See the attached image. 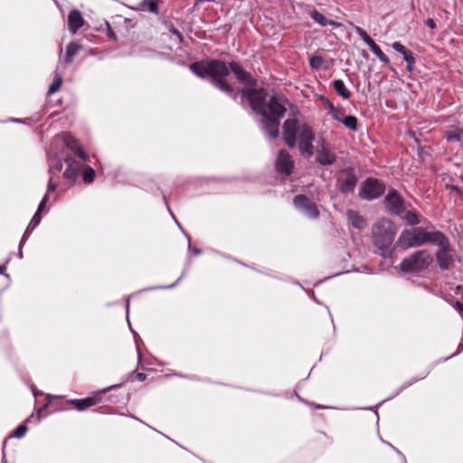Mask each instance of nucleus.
<instances>
[{
	"label": "nucleus",
	"mask_w": 463,
	"mask_h": 463,
	"mask_svg": "<svg viewBox=\"0 0 463 463\" xmlns=\"http://www.w3.org/2000/svg\"><path fill=\"white\" fill-rule=\"evenodd\" d=\"M443 136L449 142H461L463 128L458 126H451L444 131Z\"/></svg>",
	"instance_id": "nucleus-21"
},
{
	"label": "nucleus",
	"mask_w": 463,
	"mask_h": 463,
	"mask_svg": "<svg viewBox=\"0 0 463 463\" xmlns=\"http://www.w3.org/2000/svg\"><path fill=\"white\" fill-rule=\"evenodd\" d=\"M294 205L303 211L308 217L316 219L319 216V210L305 194H298L293 199Z\"/></svg>",
	"instance_id": "nucleus-14"
},
{
	"label": "nucleus",
	"mask_w": 463,
	"mask_h": 463,
	"mask_svg": "<svg viewBox=\"0 0 463 463\" xmlns=\"http://www.w3.org/2000/svg\"><path fill=\"white\" fill-rule=\"evenodd\" d=\"M84 24V20L81 16V14L78 10H72L70 12L68 16V25L69 29L72 33H76L80 28H81Z\"/></svg>",
	"instance_id": "nucleus-20"
},
{
	"label": "nucleus",
	"mask_w": 463,
	"mask_h": 463,
	"mask_svg": "<svg viewBox=\"0 0 463 463\" xmlns=\"http://www.w3.org/2000/svg\"><path fill=\"white\" fill-rule=\"evenodd\" d=\"M46 399H47V402L43 406V408H42V409H40L39 413H40L43 409H45V408L47 407V405L51 402V397H50V395H48Z\"/></svg>",
	"instance_id": "nucleus-45"
},
{
	"label": "nucleus",
	"mask_w": 463,
	"mask_h": 463,
	"mask_svg": "<svg viewBox=\"0 0 463 463\" xmlns=\"http://www.w3.org/2000/svg\"><path fill=\"white\" fill-rule=\"evenodd\" d=\"M431 245L439 247L436 252V260L439 268L441 270L449 269L454 262V258L452 256L453 248L448 236L439 232Z\"/></svg>",
	"instance_id": "nucleus-7"
},
{
	"label": "nucleus",
	"mask_w": 463,
	"mask_h": 463,
	"mask_svg": "<svg viewBox=\"0 0 463 463\" xmlns=\"http://www.w3.org/2000/svg\"><path fill=\"white\" fill-rule=\"evenodd\" d=\"M168 30H169V32H170L172 34H174V35H175V36L177 37V39H178V41H179V43H184V38L183 34H182V33L179 32V30H177V29H176L173 24H170V25L168 26Z\"/></svg>",
	"instance_id": "nucleus-35"
},
{
	"label": "nucleus",
	"mask_w": 463,
	"mask_h": 463,
	"mask_svg": "<svg viewBox=\"0 0 463 463\" xmlns=\"http://www.w3.org/2000/svg\"><path fill=\"white\" fill-rule=\"evenodd\" d=\"M324 63V59L319 55H314L309 58V65L312 69L319 70Z\"/></svg>",
	"instance_id": "nucleus-32"
},
{
	"label": "nucleus",
	"mask_w": 463,
	"mask_h": 463,
	"mask_svg": "<svg viewBox=\"0 0 463 463\" xmlns=\"http://www.w3.org/2000/svg\"><path fill=\"white\" fill-rule=\"evenodd\" d=\"M54 169L57 171V172H60L61 171L62 169V163L61 161L57 162Z\"/></svg>",
	"instance_id": "nucleus-42"
},
{
	"label": "nucleus",
	"mask_w": 463,
	"mask_h": 463,
	"mask_svg": "<svg viewBox=\"0 0 463 463\" xmlns=\"http://www.w3.org/2000/svg\"><path fill=\"white\" fill-rule=\"evenodd\" d=\"M333 88L335 91L344 99H348L351 97V91L345 87V82L340 80H335L333 81Z\"/></svg>",
	"instance_id": "nucleus-23"
},
{
	"label": "nucleus",
	"mask_w": 463,
	"mask_h": 463,
	"mask_svg": "<svg viewBox=\"0 0 463 463\" xmlns=\"http://www.w3.org/2000/svg\"><path fill=\"white\" fill-rule=\"evenodd\" d=\"M189 70L201 79L210 78L211 83L215 88L229 95H232L234 99H237V96L233 94V88L227 80L230 71H232L239 82L249 87H255L257 85V80L237 61H231L227 64L225 61L218 59L200 61L191 63Z\"/></svg>",
	"instance_id": "nucleus-1"
},
{
	"label": "nucleus",
	"mask_w": 463,
	"mask_h": 463,
	"mask_svg": "<svg viewBox=\"0 0 463 463\" xmlns=\"http://www.w3.org/2000/svg\"><path fill=\"white\" fill-rule=\"evenodd\" d=\"M56 189V184H54L52 177H50L47 187V194L50 192H53Z\"/></svg>",
	"instance_id": "nucleus-37"
},
{
	"label": "nucleus",
	"mask_w": 463,
	"mask_h": 463,
	"mask_svg": "<svg viewBox=\"0 0 463 463\" xmlns=\"http://www.w3.org/2000/svg\"><path fill=\"white\" fill-rule=\"evenodd\" d=\"M358 178L353 167H347L340 171L337 177L338 189L343 194L354 192Z\"/></svg>",
	"instance_id": "nucleus-11"
},
{
	"label": "nucleus",
	"mask_w": 463,
	"mask_h": 463,
	"mask_svg": "<svg viewBox=\"0 0 463 463\" xmlns=\"http://www.w3.org/2000/svg\"><path fill=\"white\" fill-rule=\"evenodd\" d=\"M108 390H110V387H108ZM106 391H107V389L102 391V392H100L99 393L102 395V393L105 392Z\"/></svg>",
	"instance_id": "nucleus-52"
},
{
	"label": "nucleus",
	"mask_w": 463,
	"mask_h": 463,
	"mask_svg": "<svg viewBox=\"0 0 463 463\" xmlns=\"http://www.w3.org/2000/svg\"><path fill=\"white\" fill-rule=\"evenodd\" d=\"M41 220H42L41 213L36 212L34 213V215L33 216L29 225L27 227V230L24 235V238L28 233L29 230H33L40 223Z\"/></svg>",
	"instance_id": "nucleus-33"
},
{
	"label": "nucleus",
	"mask_w": 463,
	"mask_h": 463,
	"mask_svg": "<svg viewBox=\"0 0 463 463\" xmlns=\"http://www.w3.org/2000/svg\"><path fill=\"white\" fill-rule=\"evenodd\" d=\"M328 110L329 114L332 116V118L339 122L343 120L345 116V109L343 108H335L332 103H329L328 105Z\"/></svg>",
	"instance_id": "nucleus-26"
},
{
	"label": "nucleus",
	"mask_w": 463,
	"mask_h": 463,
	"mask_svg": "<svg viewBox=\"0 0 463 463\" xmlns=\"http://www.w3.org/2000/svg\"><path fill=\"white\" fill-rule=\"evenodd\" d=\"M80 48L81 46L74 42L68 43L66 46L64 62L66 64H70L72 61L73 57L78 53Z\"/></svg>",
	"instance_id": "nucleus-25"
},
{
	"label": "nucleus",
	"mask_w": 463,
	"mask_h": 463,
	"mask_svg": "<svg viewBox=\"0 0 463 463\" xmlns=\"http://www.w3.org/2000/svg\"><path fill=\"white\" fill-rule=\"evenodd\" d=\"M101 402L102 397L99 392H95L92 395L83 399H71L66 401L68 404L73 405L74 408L79 411H82L87 410L88 408L98 405Z\"/></svg>",
	"instance_id": "nucleus-17"
},
{
	"label": "nucleus",
	"mask_w": 463,
	"mask_h": 463,
	"mask_svg": "<svg viewBox=\"0 0 463 463\" xmlns=\"http://www.w3.org/2000/svg\"><path fill=\"white\" fill-rule=\"evenodd\" d=\"M194 252L195 254H199V253L201 252V250H198V249H194Z\"/></svg>",
	"instance_id": "nucleus-51"
},
{
	"label": "nucleus",
	"mask_w": 463,
	"mask_h": 463,
	"mask_svg": "<svg viewBox=\"0 0 463 463\" xmlns=\"http://www.w3.org/2000/svg\"><path fill=\"white\" fill-rule=\"evenodd\" d=\"M310 16L315 22H317L322 26H326L327 23H329V20L323 14L317 10H313L310 13Z\"/></svg>",
	"instance_id": "nucleus-30"
},
{
	"label": "nucleus",
	"mask_w": 463,
	"mask_h": 463,
	"mask_svg": "<svg viewBox=\"0 0 463 463\" xmlns=\"http://www.w3.org/2000/svg\"><path fill=\"white\" fill-rule=\"evenodd\" d=\"M274 167L276 172L283 176H290L294 173L295 162L288 150H279Z\"/></svg>",
	"instance_id": "nucleus-10"
},
{
	"label": "nucleus",
	"mask_w": 463,
	"mask_h": 463,
	"mask_svg": "<svg viewBox=\"0 0 463 463\" xmlns=\"http://www.w3.org/2000/svg\"><path fill=\"white\" fill-rule=\"evenodd\" d=\"M282 138L289 148L298 145L299 152L305 157H311L315 153V133L307 123H301L296 118L286 119L282 124Z\"/></svg>",
	"instance_id": "nucleus-2"
},
{
	"label": "nucleus",
	"mask_w": 463,
	"mask_h": 463,
	"mask_svg": "<svg viewBox=\"0 0 463 463\" xmlns=\"http://www.w3.org/2000/svg\"><path fill=\"white\" fill-rule=\"evenodd\" d=\"M345 128L356 131L357 130V118L354 116H345L341 121Z\"/></svg>",
	"instance_id": "nucleus-29"
},
{
	"label": "nucleus",
	"mask_w": 463,
	"mask_h": 463,
	"mask_svg": "<svg viewBox=\"0 0 463 463\" xmlns=\"http://www.w3.org/2000/svg\"><path fill=\"white\" fill-rule=\"evenodd\" d=\"M392 47L401 54H402L406 63H415L413 53L409 49L405 48L400 42H394Z\"/></svg>",
	"instance_id": "nucleus-22"
},
{
	"label": "nucleus",
	"mask_w": 463,
	"mask_h": 463,
	"mask_svg": "<svg viewBox=\"0 0 463 463\" xmlns=\"http://www.w3.org/2000/svg\"><path fill=\"white\" fill-rule=\"evenodd\" d=\"M432 261L433 258L428 250H419L404 258L400 263V269L404 273H419L426 270Z\"/></svg>",
	"instance_id": "nucleus-6"
},
{
	"label": "nucleus",
	"mask_w": 463,
	"mask_h": 463,
	"mask_svg": "<svg viewBox=\"0 0 463 463\" xmlns=\"http://www.w3.org/2000/svg\"><path fill=\"white\" fill-rule=\"evenodd\" d=\"M137 378L139 381H145L146 380V374L143 373H137Z\"/></svg>",
	"instance_id": "nucleus-44"
},
{
	"label": "nucleus",
	"mask_w": 463,
	"mask_h": 463,
	"mask_svg": "<svg viewBox=\"0 0 463 463\" xmlns=\"http://www.w3.org/2000/svg\"><path fill=\"white\" fill-rule=\"evenodd\" d=\"M398 228L387 218L378 219L372 226V241L381 250H387L393 242Z\"/></svg>",
	"instance_id": "nucleus-5"
},
{
	"label": "nucleus",
	"mask_w": 463,
	"mask_h": 463,
	"mask_svg": "<svg viewBox=\"0 0 463 463\" xmlns=\"http://www.w3.org/2000/svg\"><path fill=\"white\" fill-rule=\"evenodd\" d=\"M327 25L338 26L339 24L335 21L329 20V23H327Z\"/></svg>",
	"instance_id": "nucleus-47"
},
{
	"label": "nucleus",
	"mask_w": 463,
	"mask_h": 463,
	"mask_svg": "<svg viewBox=\"0 0 463 463\" xmlns=\"http://www.w3.org/2000/svg\"><path fill=\"white\" fill-rule=\"evenodd\" d=\"M48 202V194H46L43 198L42 199L38 208H37V211L38 213H42V211L43 210V208L45 207L46 203Z\"/></svg>",
	"instance_id": "nucleus-36"
},
{
	"label": "nucleus",
	"mask_w": 463,
	"mask_h": 463,
	"mask_svg": "<svg viewBox=\"0 0 463 463\" xmlns=\"http://www.w3.org/2000/svg\"><path fill=\"white\" fill-rule=\"evenodd\" d=\"M5 270V267L0 266V274L4 273Z\"/></svg>",
	"instance_id": "nucleus-50"
},
{
	"label": "nucleus",
	"mask_w": 463,
	"mask_h": 463,
	"mask_svg": "<svg viewBox=\"0 0 463 463\" xmlns=\"http://www.w3.org/2000/svg\"><path fill=\"white\" fill-rule=\"evenodd\" d=\"M158 1L159 0H142L139 3V9L144 12L157 14L159 13Z\"/></svg>",
	"instance_id": "nucleus-24"
},
{
	"label": "nucleus",
	"mask_w": 463,
	"mask_h": 463,
	"mask_svg": "<svg viewBox=\"0 0 463 463\" xmlns=\"http://www.w3.org/2000/svg\"><path fill=\"white\" fill-rule=\"evenodd\" d=\"M310 406H312V407H313V408H315V409H323V408H325V407H324V406H322V405H316V404H314V403H311V404H310Z\"/></svg>",
	"instance_id": "nucleus-48"
},
{
	"label": "nucleus",
	"mask_w": 463,
	"mask_h": 463,
	"mask_svg": "<svg viewBox=\"0 0 463 463\" xmlns=\"http://www.w3.org/2000/svg\"><path fill=\"white\" fill-rule=\"evenodd\" d=\"M403 220L409 224V225H417L420 223V218L416 212L413 211H408L405 215L403 216Z\"/></svg>",
	"instance_id": "nucleus-28"
},
{
	"label": "nucleus",
	"mask_w": 463,
	"mask_h": 463,
	"mask_svg": "<svg viewBox=\"0 0 463 463\" xmlns=\"http://www.w3.org/2000/svg\"><path fill=\"white\" fill-rule=\"evenodd\" d=\"M346 217L349 223L357 230H364L367 225L365 218L357 211L352 209L347 210Z\"/></svg>",
	"instance_id": "nucleus-19"
},
{
	"label": "nucleus",
	"mask_w": 463,
	"mask_h": 463,
	"mask_svg": "<svg viewBox=\"0 0 463 463\" xmlns=\"http://www.w3.org/2000/svg\"><path fill=\"white\" fill-rule=\"evenodd\" d=\"M241 94L249 100L252 110L260 114L263 112L266 104L267 91L263 88L255 89L253 87L242 89Z\"/></svg>",
	"instance_id": "nucleus-9"
},
{
	"label": "nucleus",
	"mask_w": 463,
	"mask_h": 463,
	"mask_svg": "<svg viewBox=\"0 0 463 463\" xmlns=\"http://www.w3.org/2000/svg\"><path fill=\"white\" fill-rule=\"evenodd\" d=\"M27 430L28 429L26 425L21 424L14 430L13 434L10 437H14L18 439L23 438L27 432Z\"/></svg>",
	"instance_id": "nucleus-34"
},
{
	"label": "nucleus",
	"mask_w": 463,
	"mask_h": 463,
	"mask_svg": "<svg viewBox=\"0 0 463 463\" xmlns=\"http://www.w3.org/2000/svg\"><path fill=\"white\" fill-rule=\"evenodd\" d=\"M440 231H427L423 227L404 229L397 241L396 246L407 250L418 248L425 244H432Z\"/></svg>",
	"instance_id": "nucleus-4"
},
{
	"label": "nucleus",
	"mask_w": 463,
	"mask_h": 463,
	"mask_svg": "<svg viewBox=\"0 0 463 463\" xmlns=\"http://www.w3.org/2000/svg\"><path fill=\"white\" fill-rule=\"evenodd\" d=\"M82 180L85 184H91L95 178V171L92 167L86 165L83 167L81 173Z\"/></svg>",
	"instance_id": "nucleus-27"
},
{
	"label": "nucleus",
	"mask_w": 463,
	"mask_h": 463,
	"mask_svg": "<svg viewBox=\"0 0 463 463\" xmlns=\"http://www.w3.org/2000/svg\"><path fill=\"white\" fill-rule=\"evenodd\" d=\"M454 307L456 308L457 311L463 314V304L461 302L457 301L454 305Z\"/></svg>",
	"instance_id": "nucleus-39"
},
{
	"label": "nucleus",
	"mask_w": 463,
	"mask_h": 463,
	"mask_svg": "<svg viewBox=\"0 0 463 463\" xmlns=\"http://www.w3.org/2000/svg\"><path fill=\"white\" fill-rule=\"evenodd\" d=\"M316 160L325 166L333 165L336 160L335 155L330 150L329 144L324 139L320 141L317 149Z\"/></svg>",
	"instance_id": "nucleus-15"
},
{
	"label": "nucleus",
	"mask_w": 463,
	"mask_h": 463,
	"mask_svg": "<svg viewBox=\"0 0 463 463\" xmlns=\"http://www.w3.org/2000/svg\"><path fill=\"white\" fill-rule=\"evenodd\" d=\"M63 143L73 153V156L82 160L89 159V156L85 153L79 141L72 135L65 133L63 135Z\"/></svg>",
	"instance_id": "nucleus-18"
},
{
	"label": "nucleus",
	"mask_w": 463,
	"mask_h": 463,
	"mask_svg": "<svg viewBox=\"0 0 463 463\" xmlns=\"http://www.w3.org/2000/svg\"><path fill=\"white\" fill-rule=\"evenodd\" d=\"M62 83V78L60 75H56L52 84L49 86L48 94H53L59 90Z\"/></svg>",
	"instance_id": "nucleus-31"
},
{
	"label": "nucleus",
	"mask_w": 463,
	"mask_h": 463,
	"mask_svg": "<svg viewBox=\"0 0 463 463\" xmlns=\"http://www.w3.org/2000/svg\"><path fill=\"white\" fill-rule=\"evenodd\" d=\"M448 188L453 190V191H456L457 193H460V189L458 185H454V184H451V185H448Z\"/></svg>",
	"instance_id": "nucleus-41"
},
{
	"label": "nucleus",
	"mask_w": 463,
	"mask_h": 463,
	"mask_svg": "<svg viewBox=\"0 0 463 463\" xmlns=\"http://www.w3.org/2000/svg\"><path fill=\"white\" fill-rule=\"evenodd\" d=\"M108 27H109V37H110V38L115 39V38H116V35H115V33L111 31L110 26H109V24H108Z\"/></svg>",
	"instance_id": "nucleus-46"
},
{
	"label": "nucleus",
	"mask_w": 463,
	"mask_h": 463,
	"mask_svg": "<svg viewBox=\"0 0 463 463\" xmlns=\"http://www.w3.org/2000/svg\"><path fill=\"white\" fill-rule=\"evenodd\" d=\"M355 33L363 39V41L370 47L371 51L377 56V58L384 64L390 63V59L383 52L380 47L370 37V35L361 27H354Z\"/></svg>",
	"instance_id": "nucleus-16"
},
{
	"label": "nucleus",
	"mask_w": 463,
	"mask_h": 463,
	"mask_svg": "<svg viewBox=\"0 0 463 463\" xmlns=\"http://www.w3.org/2000/svg\"><path fill=\"white\" fill-rule=\"evenodd\" d=\"M182 277L183 276H181L174 284L169 285V286H165V287H160V288H174L182 279Z\"/></svg>",
	"instance_id": "nucleus-40"
},
{
	"label": "nucleus",
	"mask_w": 463,
	"mask_h": 463,
	"mask_svg": "<svg viewBox=\"0 0 463 463\" xmlns=\"http://www.w3.org/2000/svg\"><path fill=\"white\" fill-rule=\"evenodd\" d=\"M425 24L430 29H435L437 27L436 23L432 18H428Z\"/></svg>",
	"instance_id": "nucleus-38"
},
{
	"label": "nucleus",
	"mask_w": 463,
	"mask_h": 463,
	"mask_svg": "<svg viewBox=\"0 0 463 463\" xmlns=\"http://www.w3.org/2000/svg\"><path fill=\"white\" fill-rule=\"evenodd\" d=\"M414 64H415V63H407V64H406V69H407V71H410V72H411V71H413V69H414Z\"/></svg>",
	"instance_id": "nucleus-43"
},
{
	"label": "nucleus",
	"mask_w": 463,
	"mask_h": 463,
	"mask_svg": "<svg viewBox=\"0 0 463 463\" xmlns=\"http://www.w3.org/2000/svg\"><path fill=\"white\" fill-rule=\"evenodd\" d=\"M87 160L79 159L76 156H67L65 162L68 165L63 173V177L71 184H73L80 175Z\"/></svg>",
	"instance_id": "nucleus-12"
},
{
	"label": "nucleus",
	"mask_w": 463,
	"mask_h": 463,
	"mask_svg": "<svg viewBox=\"0 0 463 463\" xmlns=\"http://www.w3.org/2000/svg\"><path fill=\"white\" fill-rule=\"evenodd\" d=\"M462 350H463V345H462V344H460V345H458V352H457L455 354H458V353H459V352H461Z\"/></svg>",
	"instance_id": "nucleus-49"
},
{
	"label": "nucleus",
	"mask_w": 463,
	"mask_h": 463,
	"mask_svg": "<svg viewBox=\"0 0 463 463\" xmlns=\"http://www.w3.org/2000/svg\"><path fill=\"white\" fill-rule=\"evenodd\" d=\"M384 204L387 211L395 215H401L405 210L404 200L394 189L390 190L386 194Z\"/></svg>",
	"instance_id": "nucleus-13"
},
{
	"label": "nucleus",
	"mask_w": 463,
	"mask_h": 463,
	"mask_svg": "<svg viewBox=\"0 0 463 463\" xmlns=\"http://www.w3.org/2000/svg\"><path fill=\"white\" fill-rule=\"evenodd\" d=\"M286 102L287 99L282 97L272 96L266 102L263 112L260 113L264 131L270 139H276L279 135L280 118L287 111Z\"/></svg>",
	"instance_id": "nucleus-3"
},
{
	"label": "nucleus",
	"mask_w": 463,
	"mask_h": 463,
	"mask_svg": "<svg viewBox=\"0 0 463 463\" xmlns=\"http://www.w3.org/2000/svg\"><path fill=\"white\" fill-rule=\"evenodd\" d=\"M385 192V184L373 177L365 179L359 191V196L362 199L372 201L382 196Z\"/></svg>",
	"instance_id": "nucleus-8"
}]
</instances>
